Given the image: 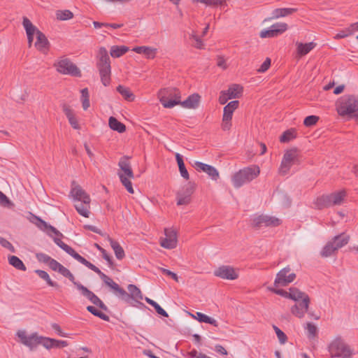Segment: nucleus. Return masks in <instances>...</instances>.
Returning a JSON list of instances; mask_svg holds the SVG:
<instances>
[{
    "mask_svg": "<svg viewBox=\"0 0 358 358\" xmlns=\"http://www.w3.org/2000/svg\"><path fill=\"white\" fill-rule=\"evenodd\" d=\"M108 124L110 128L113 131L119 133H123L126 131V126L114 117H110Z\"/></svg>",
    "mask_w": 358,
    "mask_h": 358,
    "instance_id": "33",
    "label": "nucleus"
},
{
    "mask_svg": "<svg viewBox=\"0 0 358 358\" xmlns=\"http://www.w3.org/2000/svg\"><path fill=\"white\" fill-rule=\"evenodd\" d=\"M288 24L285 22H277L272 24L269 29H264L259 33V36L264 38H275L285 32Z\"/></svg>",
    "mask_w": 358,
    "mask_h": 358,
    "instance_id": "14",
    "label": "nucleus"
},
{
    "mask_svg": "<svg viewBox=\"0 0 358 358\" xmlns=\"http://www.w3.org/2000/svg\"><path fill=\"white\" fill-rule=\"evenodd\" d=\"M94 246L101 252L102 257L108 262L110 267L113 266V261L111 257L107 253L106 250L101 248L98 243H95Z\"/></svg>",
    "mask_w": 358,
    "mask_h": 358,
    "instance_id": "51",
    "label": "nucleus"
},
{
    "mask_svg": "<svg viewBox=\"0 0 358 358\" xmlns=\"http://www.w3.org/2000/svg\"><path fill=\"white\" fill-rule=\"evenodd\" d=\"M229 96H230L231 99H236L238 98L240 96V94L243 92V87L237 84H234L229 88L228 90L225 91Z\"/></svg>",
    "mask_w": 358,
    "mask_h": 358,
    "instance_id": "38",
    "label": "nucleus"
},
{
    "mask_svg": "<svg viewBox=\"0 0 358 358\" xmlns=\"http://www.w3.org/2000/svg\"><path fill=\"white\" fill-rule=\"evenodd\" d=\"M17 336L20 339L22 343L29 347L31 350H33L38 345H39L42 338V336H38L36 333L32 334L29 336H27L24 331H17Z\"/></svg>",
    "mask_w": 358,
    "mask_h": 358,
    "instance_id": "16",
    "label": "nucleus"
},
{
    "mask_svg": "<svg viewBox=\"0 0 358 358\" xmlns=\"http://www.w3.org/2000/svg\"><path fill=\"white\" fill-rule=\"evenodd\" d=\"M64 277L67 278L71 282L73 283V285L78 288V285H82L79 282H76L75 280L74 275L71 273V272L63 265L61 266L60 268L57 271Z\"/></svg>",
    "mask_w": 358,
    "mask_h": 358,
    "instance_id": "44",
    "label": "nucleus"
},
{
    "mask_svg": "<svg viewBox=\"0 0 358 358\" xmlns=\"http://www.w3.org/2000/svg\"><path fill=\"white\" fill-rule=\"evenodd\" d=\"M350 240V236L345 233H341L334 237L332 242L336 245L337 250L347 245Z\"/></svg>",
    "mask_w": 358,
    "mask_h": 358,
    "instance_id": "31",
    "label": "nucleus"
},
{
    "mask_svg": "<svg viewBox=\"0 0 358 358\" xmlns=\"http://www.w3.org/2000/svg\"><path fill=\"white\" fill-rule=\"evenodd\" d=\"M78 289H79L82 294L88 299L93 304L98 306L103 310H108L107 306L91 290L83 285H78Z\"/></svg>",
    "mask_w": 358,
    "mask_h": 358,
    "instance_id": "17",
    "label": "nucleus"
},
{
    "mask_svg": "<svg viewBox=\"0 0 358 358\" xmlns=\"http://www.w3.org/2000/svg\"><path fill=\"white\" fill-rule=\"evenodd\" d=\"M22 25L27 35H36V32L39 31L27 17H23Z\"/></svg>",
    "mask_w": 358,
    "mask_h": 358,
    "instance_id": "37",
    "label": "nucleus"
},
{
    "mask_svg": "<svg viewBox=\"0 0 358 358\" xmlns=\"http://www.w3.org/2000/svg\"><path fill=\"white\" fill-rule=\"evenodd\" d=\"M288 299H290L294 301H299L300 299H303V305L306 308L310 304V297L308 295L300 291L298 288L292 287L289 289Z\"/></svg>",
    "mask_w": 358,
    "mask_h": 358,
    "instance_id": "21",
    "label": "nucleus"
},
{
    "mask_svg": "<svg viewBox=\"0 0 358 358\" xmlns=\"http://www.w3.org/2000/svg\"><path fill=\"white\" fill-rule=\"evenodd\" d=\"M297 45V53L300 56H304L310 52L316 45L314 42H310L307 43H296Z\"/></svg>",
    "mask_w": 358,
    "mask_h": 358,
    "instance_id": "30",
    "label": "nucleus"
},
{
    "mask_svg": "<svg viewBox=\"0 0 358 358\" xmlns=\"http://www.w3.org/2000/svg\"><path fill=\"white\" fill-rule=\"evenodd\" d=\"M54 242L63 250H64L67 254L71 255L73 258L76 259L78 262L85 265L86 267L93 271L96 273H97L101 279L103 278V276L106 275L104 273H103L98 267L95 265L87 261L85 258L80 255L78 252H76L73 248L67 244L64 243L60 238L57 237H52Z\"/></svg>",
    "mask_w": 358,
    "mask_h": 358,
    "instance_id": "5",
    "label": "nucleus"
},
{
    "mask_svg": "<svg viewBox=\"0 0 358 358\" xmlns=\"http://www.w3.org/2000/svg\"><path fill=\"white\" fill-rule=\"evenodd\" d=\"M133 51L138 54H144L147 59H154L157 49L148 46H137L133 49Z\"/></svg>",
    "mask_w": 358,
    "mask_h": 358,
    "instance_id": "28",
    "label": "nucleus"
},
{
    "mask_svg": "<svg viewBox=\"0 0 358 358\" xmlns=\"http://www.w3.org/2000/svg\"><path fill=\"white\" fill-rule=\"evenodd\" d=\"M196 189V185L193 182H189L182 189L178 192L182 195L188 197H191L192 194L194 192Z\"/></svg>",
    "mask_w": 358,
    "mask_h": 358,
    "instance_id": "45",
    "label": "nucleus"
},
{
    "mask_svg": "<svg viewBox=\"0 0 358 358\" xmlns=\"http://www.w3.org/2000/svg\"><path fill=\"white\" fill-rule=\"evenodd\" d=\"M338 250L336 245H334L332 241L328 242L320 252L322 257H329L332 255L335 251Z\"/></svg>",
    "mask_w": 358,
    "mask_h": 358,
    "instance_id": "39",
    "label": "nucleus"
},
{
    "mask_svg": "<svg viewBox=\"0 0 358 358\" xmlns=\"http://www.w3.org/2000/svg\"><path fill=\"white\" fill-rule=\"evenodd\" d=\"M209 165L208 164H204L203 162H194V167L197 170V171H202L203 172L206 173V170H208V168Z\"/></svg>",
    "mask_w": 358,
    "mask_h": 358,
    "instance_id": "63",
    "label": "nucleus"
},
{
    "mask_svg": "<svg viewBox=\"0 0 358 358\" xmlns=\"http://www.w3.org/2000/svg\"><path fill=\"white\" fill-rule=\"evenodd\" d=\"M0 205L3 207L10 208L14 206L12 201L6 196L5 194L0 191Z\"/></svg>",
    "mask_w": 358,
    "mask_h": 358,
    "instance_id": "54",
    "label": "nucleus"
},
{
    "mask_svg": "<svg viewBox=\"0 0 358 358\" xmlns=\"http://www.w3.org/2000/svg\"><path fill=\"white\" fill-rule=\"evenodd\" d=\"M81 101L83 110H87L90 106V94L87 88H84L81 90Z\"/></svg>",
    "mask_w": 358,
    "mask_h": 358,
    "instance_id": "48",
    "label": "nucleus"
},
{
    "mask_svg": "<svg viewBox=\"0 0 358 358\" xmlns=\"http://www.w3.org/2000/svg\"><path fill=\"white\" fill-rule=\"evenodd\" d=\"M96 57V66L100 74L101 81L104 86H108L110 83L111 67L107 50L104 47H101Z\"/></svg>",
    "mask_w": 358,
    "mask_h": 358,
    "instance_id": "1",
    "label": "nucleus"
},
{
    "mask_svg": "<svg viewBox=\"0 0 358 358\" xmlns=\"http://www.w3.org/2000/svg\"><path fill=\"white\" fill-rule=\"evenodd\" d=\"M127 289L129 293H128V297L124 299V301L129 302L131 299L133 300L143 299L141 289L135 285H129Z\"/></svg>",
    "mask_w": 358,
    "mask_h": 358,
    "instance_id": "27",
    "label": "nucleus"
},
{
    "mask_svg": "<svg viewBox=\"0 0 358 358\" xmlns=\"http://www.w3.org/2000/svg\"><path fill=\"white\" fill-rule=\"evenodd\" d=\"M329 351L332 357L350 358L352 355V350L341 338H336L331 343Z\"/></svg>",
    "mask_w": 358,
    "mask_h": 358,
    "instance_id": "9",
    "label": "nucleus"
},
{
    "mask_svg": "<svg viewBox=\"0 0 358 358\" xmlns=\"http://www.w3.org/2000/svg\"><path fill=\"white\" fill-rule=\"evenodd\" d=\"M108 241L110 242V246L114 250L115 257L117 259H122L125 257L124 251L122 247L120 245L118 242L113 240L110 237H108Z\"/></svg>",
    "mask_w": 358,
    "mask_h": 358,
    "instance_id": "29",
    "label": "nucleus"
},
{
    "mask_svg": "<svg viewBox=\"0 0 358 358\" xmlns=\"http://www.w3.org/2000/svg\"><path fill=\"white\" fill-rule=\"evenodd\" d=\"M35 272L41 279L44 280L49 286L56 288L59 287V285L57 282L51 280L49 274L46 271L38 269L36 270Z\"/></svg>",
    "mask_w": 358,
    "mask_h": 358,
    "instance_id": "40",
    "label": "nucleus"
},
{
    "mask_svg": "<svg viewBox=\"0 0 358 358\" xmlns=\"http://www.w3.org/2000/svg\"><path fill=\"white\" fill-rule=\"evenodd\" d=\"M201 96L199 94L194 93L191 94L183 101H181L180 106L185 108L195 109L199 106Z\"/></svg>",
    "mask_w": 358,
    "mask_h": 358,
    "instance_id": "26",
    "label": "nucleus"
},
{
    "mask_svg": "<svg viewBox=\"0 0 358 358\" xmlns=\"http://www.w3.org/2000/svg\"><path fill=\"white\" fill-rule=\"evenodd\" d=\"M166 237L160 239V245L166 249H173L177 246V236L174 231L165 229Z\"/></svg>",
    "mask_w": 358,
    "mask_h": 358,
    "instance_id": "20",
    "label": "nucleus"
},
{
    "mask_svg": "<svg viewBox=\"0 0 358 358\" xmlns=\"http://www.w3.org/2000/svg\"><path fill=\"white\" fill-rule=\"evenodd\" d=\"M54 242L63 250H64L67 254L71 255L73 258L76 259L78 262L85 265L86 267L93 271L96 273H97L101 279L103 278V276L106 275L104 273H103L98 267L95 265L87 261L85 258L80 255L78 252H76L73 248L67 244L64 243L60 238L57 237H52Z\"/></svg>",
    "mask_w": 358,
    "mask_h": 358,
    "instance_id": "4",
    "label": "nucleus"
},
{
    "mask_svg": "<svg viewBox=\"0 0 358 358\" xmlns=\"http://www.w3.org/2000/svg\"><path fill=\"white\" fill-rule=\"evenodd\" d=\"M0 244L2 247L9 250L11 252H15L14 246L8 240L3 237H0Z\"/></svg>",
    "mask_w": 358,
    "mask_h": 358,
    "instance_id": "61",
    "label": "nucleus"
},
{
    "mask_svg": "<svg viewBox=\"0 0 358 358\" xmlns=\"http://www.w3.org/2000/svg\"><path fill=\"white\" fill-rule=\"evenodd\" d=\"M319 119L320 118L318 116L309 115V116H307L304 119L303 124L306 127H312V126L316 124V123L318 122Z\"/></svg>",
    "mask_w": 358,
    "mask_h": 358,
    "instance_id": "57",
    "label": "nucleus"
},
{
    "mask_svg": "<svg viewBox=\"0 0 358 358\" xmlns=\"http://www.w3.org/2000/svg\"><path fill=\"white\" fill-rule=\"evenodd\" d=\"M271 59L267 57L262 63V64L260 66L259 69H257V71L259 73H264L271 66Z\"/></svg>",
    "mask_w": 358,
    "mask_h": 358,
    "instance_id": "62",
    "label": "nucleus"
},
{
    "mask_svg": "<svg viewBox=\"0 0 358 358\" xmlns=\"http://www.w3.org/2000/svg\"><path fill=\"white\" fill-rule=\"evenodd\" d=\"M128 51H129V48L127 46H125V45H121V46L113 45L110 48V54L111 57H115V58H117V57H120L122 56L123 55H124Z\"/></svg>",
    "mask_w": 358,
    "mask_h": 358,
    "instance_id": "36",
    "label": "nucleus"
},
{
    "mask_svg": "<svg viewBox=\"0 0 358 358\" xmlns=\"http://www.w3.org/2000/svg\"><path fill=\"white\" fill-rule=\"evenodd\" d=\"M296 137V131L294 129H287L280 137L281 143H288Z\"/></svg>",
    "mask_w": 358,
    "mask_h": 358,
    "instance_id": "42",
    "label": "nucleus"
},
{
    "mask_svg": "<svg viewBox=\"0 0 358 358\" xmlns=\"http://www.w3.org/2000/svg\"><path fill=\"white\" fill-rule=\"evenodd\" d=\"M57 71L64 75H70L75 77H81V71L69 59L64 58L54 64Z\"/></svg>",
    "mask_w": 358,
    "mask_h": 358,
    "instance_id": "11",
    "label": "nucleus"
},
{
    "mask_svg": "<svg viewBox=\"0 0 358 358\" xmlns=\"http://www.w3.org/2000/svg\"><path fill=\"white\" fill-rule=\"evenodd\" d=\"M62 110L64 114L66 115V117L68 118V120L71 127L75 129H79L80 128V125L75 116L73 110L71 108V107L66 103H64L62 105Z\"/></svg>",
    "mask_w": 358,
    "mask_h": 358,
    "instance_id": "25",
    "label": "nucleus"
},
{
    "mask_svg": "<svg viewBox=\"0 0 358 358\" xmlns=\"http://www.w3.org/2000/svg\"><path fill=\"white\" fill-rule=\"evenodd\" d=\"M116 90L126 101H133L135 99V95L129 87L120 85Z\"/></svg>",
    "mask_w": 358,
    "mask_h": 358,
    "instance_id": "34",
    "label": "nucleus"
},
{
    "mask_svg": "<svg viewBox=\"0 0 358 358\" xmlns=\"http://www.w3.org/2000/svg\"><path fill=\"white\" fill-rule=\"evenodd\" d=\"M282 220L273 216L260 215L252 220V226L256 229L265 227H275L280 225Z\"/></svg>",
    "mask_w": 358,
    "mask_h": 358,
    "instance_id": "12",
    "label": "nucleus"
},
{
    "mask_svg": "<svg viewBox=\"0 0 358 358\" xmlns=\"http://www.w3.org/2000/svg\"><path fill=\"white\" fill-rule=\"evenodd\" d=\"M130 158L131 157L124 155L120 158L118 162V166L120 167V170L123 171L122 174H124L125 177L129 178H134V174L129 162Z\"/></svg>",
    "mask_w": 358,
    "mask_h": 358,
    "instance_id": "24",
    "label": "nucleus"
},
{
    "mask_svg": "<svg viewBox=\"0 0 358 358\" xmlns=\"http://www.w3.org/2000/svg\"><path fill=\"white\" fill-rule=\"evenodd\" d=\"M35 47L41 52L46 53L50 48V43L45 35L41 31L36 32V41Z\"/></svg>",
    "mask_w": 358,
    "mask_h": 358,
    "instance_id": "23",
    "label": "nucleus"
},
{
    "mask_svg": "<svg viewBox=\"0 0 358 358\" xmlns=\"http://www.w3.org/2000/svg\"><path fill=\"white\" fill-rule=\"evenodd\" d=\"M273 329L275 331V334L278 336L280 343L284 344L287 340L286 334L276 326H273Z\"/></svg>",
    "mask_w": 358,
    "mask_h": 358,
    "instance_id": "58",
    "label": "nucleus"
},
{
    "mask_svg": "<svg viewBox=\"0 0 358 358\" xmlns=\"http://www.w3.org/2000/svg\"><path fill=\"white\" fill-rule=\"evenodd\" d=\"M118 176L120 178V180L122 184L125 187L129 193L133 194L134 192V189L132 187V183L130 180L131 178L125 177V176L124 174H122V173H118Z\"/></svg>",
    "mask_w": 358,
    "mask_h": 358,
    "instance_id": "50",
    "label": "nucleus"
},
{
    "mask_svg": "<svg viewBox=\"0 0 358 358\" xmlns=\"http://www.w3.org/2000/svg\"><path fill=\"white\" fill-rule=\"evenodd\" d=\"M206 173L213 180L216 181L220 178V174H219L218 171L214 166H213L211 165H209L208 170H206Z\"/></svg>",
    "mask_w": 358,
    "mask_h": 358,
    "instance_id": "55",
    "label": "nucleus"
},
{
    "mask_svg": "<svg viewBox=\"0 0 358 358\" xmlns=\"http://www.w3.org/2000/svg\"><path fill=\"white\" fill-rule=\"evenodd\" d=\"M345 196L346 192L345 190H341L329 194H323L315 200L314 205L319 210L341 205Z\"/></svg>",
    "mask_w": 358,
    "mask_h": 358,
    "instance_id": "6",
    "label": "nucleus"
},
{
    "mask_svg": "<svg viewBox=\"0 0 358 358\" xmlns=\"http://www.w3.org/2000/svg\"><path fill=\"white\" fill-rule=\"evenodd\" d=\"M306 329L308 332V337L310 338H314L317 334V327L311 322L306 324Z\"/></svg>",
    "mask_w": 358,
    "mask_h": 358,
    "instance_id": "52",
    "label": "nucleus"
},
{
    "mask_svg": "<svg viewBox=\"0 0 358 358\" xmlns=\"http://www.w3.org/2000/svg\"><path fill=\"white\" fill-rule=\"evenodd\" d=\"M214 275L227 280H236L238 277L234 268L229 266H220L214 271Z\"/></svg>",
    "mask_w": 358,
    "mask_h": 358,
    "instance_id": "19",
    "label": "nucleus"
},
{
    "mask_svg": "<svg viewBox=\"0 0 358 358\" xmlns=\"http://www.w3.org/2000/svg\"><path fill=\"white\" fill-rule=\"evenodd\" d=\"M291 268L289 266L281 269L276 275V278L274 280V285L275 287L282 286L285 287L289 283L292 282L296 278V274L294 273L287 275Z\"/></svg>",
    "mask_w": 358,
    "mask_h": 358,
    "instance_id": "15",
    "label": "nucleus"
},
{
    "mask_svg": "<svg viewBox=\"0 0 358 358\" xmlns=\"http://www.w3.org/2000/svg\"><path fill=\"white\" fill-rule=\"evenodd\" d=\"M357 110L358 96L345 95L340 99L337 106V111L340 115H352Z\"/></svg>",
    "mask_w": 358,
    "mask_h": 358,
    "instance_id": "8",
    "label": "nucleus"
},
{
    "mask_svg": "<svg viewBox=\"0 0 358 358\" xmlns=\"http://www.w3.org/2000/svg\"><path fill=\"white\" fill-rule=\"evenodd\" d=\"M87 310L94 315L96 317H99L100 319L108 322L110 320L109 316L101 312V310L96 309L94 306H88L87 307Z\"/></svg>",
    "mask_w": 358,
    "mask_h": 358,
    "instance_id": "47",
    "label": "nucleus"
},
{
    "mask_svg": "<svg viewBox=\"0 0 358 358\" xmlns=\"http://www.w3.org/2000/svg\"><path fill=\"white\" fill-rule=\"evenodd\" d=\"M101 280L107 286L110 287L116 296L121 298L122 300L128 297V293L123 288L120 287L117 283L114 282L113 279H111L107 275L103 276Z\"/></svg>",
    "mask_w": 358,
    "mask_h": 358,
    "instance_id": "18",
    "label": "nucleus"
},
{
    "mask_svg": "<svg viewBox=\"0 0 358 358\" xmlns=\"http://www.w3.org/2000/svg\"><path fill=\"white\" fill-rule=\"evenodd\" d=\"M56 17L61 21L68 20L73 17V13L69 10H58L56 12Z\"/></svg>",
    "mask_w": 358,
    "mask_h": 358,
    "instance_id": "46",
    "label": "nucleus"
},
{
    "mask_svg": "<svg viewBox=\"0 0 358 358\" xmlns=\"http://www.w3.org/2000/svg\"><path fill=\"white\" fill-rule=\"evenodd\" d=\"M160 103L164 108H171L176 105H180V92L175 87L161 90L159 92Z\"/></svg>",
    "mask_w": 358,
    "mask_h": 358,
    "instance_id": "7",
    "label": "nucleus"
},
{
    "mask_svg": "<svg viewBox=\"0 0 358 358\" xmlns=\"http://www.w3.org/2000/svg\"><path fill=\"white\" fill-rule=\"evenodd\" d=\"M176 198L178 206L188 205L192 201V197L186 196L178 192L176 194Z\"/></svg>",
    "mask_w": 358,
    "mask_h": 358,
    "instance_id": "53",
    "label": "nucleus"
},
{
    "mask_svg": "<svg viewBox=\"0 0 358 358\" xmlns=\"http://www.w3.org/2000/svg\"><path fill=\"white\" fill-rule=\"evenodd\" d=\"M71 194L75 200L79 202L75 204L77 212L85 217H89L91 202L90 195L80 185L73 187Z\"/></svg>",
    "mask_w": 358,
    "mask_h": 358,
    "instance_id": "2",
    "label": "nucleus"
},
{
    "mask_svg": "<svg viewBox=\"0 0 358 358\" xmlns=\"http://www.w3.org/2000/svg\"><path fill=\"white\" fill-rule=\"evenodd\" d=\"M291 312L294 315L299 318L303 317L306 313L305 310H303L298 304H295L291 308Z\"/></svg>",
    "mask_w": 358,
    "mask_h": 358,
    "instance_id": "56",
    "label": "nucleus"
},
{
    "mask_svg": "<svg viewBox=\"0 0 358 358\" xmlns=\"http://www.w3.org/2000/svg\"><path fill=\"white\" fill-rule=\"evenodd\" d=\"M51 341H53V338L42 336L40 344H41L46 349L50 350L53 348V342Z\"/></svg>",
    "mask_w": 358,
    "mask_h": 358,
    "instance_id": "60",
    "label": "nucleus"
},
{
    "mask_svg": "<svg viewBox=\"0 0 358 358\" xmlns=\"http://www.w3.org/2000/svg\"><path fill=\"white\" fill-rule=\"evenodd\" d=\"M260 173L258 166L252 165L245 167L236 172L232 177V182L236 188H240L244 184L248 183L257 178Z\"/></svg>",
    "mask_w": 358,
    "mask_h": 358,
    "instance_id": "3",
    "label": "nucleus"
},
{
    "mask_svg": "<svg viewBox=\"0 0 358 358\" xmlns=\"http://www.w3.org/2000/svg\"><path fill=\"white\" fill-rule=\"evenodd\" d=\"M176 159L178 166L179 171L181 176L186 180L189 179V173L185 167L182 156L179 153L176 154Z\"/></svg>",
    "mask_w": 358,
    "mask_h": 358,
    "instance_id": "32",
    "label": "nucleus"
},
{
    "mask_svg": "<svg viewBox=\"0 0 358 358\" xmlns=\"http://www.w3.org/2000/svg\"><path fill=\"white\" fill-rule=\"evenodd\" d=\"M29 214L31 215L33 218V220H31V222L34 223L41 230H48L49 227L51 226L50 224H48L41 217L32 214L31 213H29Z\"/></svg>",
    "mask_w": 358,
    "mask_h": 358,
    "instance_id": "43",
    "label": "nucleus"
},
{
    "mask_svg": "<svg viewBox=\"0 0 358 358\" xmlns=\"http://www.w3.org/2000/svg\"><path fill=\"white\" fill-rule=\"evenodd\" d=\"M8 262L10 265L15 267L16 269L25 271L27 268L22 261L17 256H10L8 257Z\"/></svg>",
    "mask_w": 358,
    "mask_h": 358,
    "instance_id": "41",
    "label": "nucleus"
},
{
    "mask_svg": "<svg viewBox=\"0 0 358 358\" xmlns=\"http://www.w3.org/2000/svg\"><path fill=\"white\" fill-rule=\"evenodd\" d=\"M299 150L296 148L285 151L280 168L279 173L281 175H286L289 173L292 166L299 162Z\"/></svg>",
    "mask_w": 358,
    "mask_h": 358,
    "instance_id": "10",
    "label": "nucleus"
},
{
    "mask_svg": "<svg viewBox=\"0 0 358 358\" xmlns=\"http://www.w3.org/2000/svg\"><path fill=\"white\" fill-rule=\"evenodd\" d=\"M238 101H231L224 107L222 128L224 131H228L231 127V120L234 111L238 107Z\"/></svg>",
    "mask_w": 358,
    "mask_h": 358,
    "instance_id": "13",
    "label": "nucleus"
},
{
    "mask_svg": "<svg viewBox=\"0 0 358 358\" xmlns=\"http://www.w3.org/2000/svg\"><path fill=\"white\" fill-rule=\"evenodd\" d=\"M145 300L148 304L151 305L155 309L156 312L159 315L166 317H169L168 313L157 302L148 297H145Z\"/></svg>",
    "mask_w": 358,
    "mask_h": 358,
    "instance_id": "49",
    "label": "nucleus"
},
{
    "mask_svg": "<svg viewBox=\"0 0 358 358\" xmlns=\"http://www.w3.org/2000/svg\"><path fill=\"white\" fill-rule=\"evenodd\" d=\"M36 257L38 262H43V263L47 264H48L49 262H50V260L52 259L48 255L43 253V252L36 253Z\"/></svg>",
    "mask_w": 358,
    "mask_h": 358,
    "instance_id": "59",
    "label": "nucleus"
},
{
    "mask_svg": "<svg viewBox=\"0 0 358 358\" xmlns=\"http://www.w3.org/2000/svg\"><path fill=\"white\" fill-rule=\"evenodd\" d=\"M48 265L52 271H58L62 264L57 260L52 259Z\"/></svg>",
    "mask_w": 358,
    "mask_h": 358,
    "instance_id": "64",
    "label": "nucleus"
},
{
    "mask_svg": "<svg viewBox=\"0 0 358 358\" xmlns=\"http://www.w3.org/2000/svg\"><path fill=\"white\" fill-rule=\"evenodd\" d=\"M297 11V8H275L271 13V16L265 18L264 22L270 21L280 17H286L290 15Z\"/></svg>",
    "mask_w": 358,
    "mask_h": 358,
    "instance_id": "22",
    "label": "nucleus"
},
{
    "mask_svg": "<svg viewBox=\"0 0 358 358\" xmlns=\"http://www.w3.org/2000/svg\"><path fill=\"white\" fill-rule=\"evenodd\" d=\"M196 316H194L193 315H192L196 320H197L199 322L210 324L213 325L214 327L218 326V323L215 319H213L202 313H200V312L196 313Z\"/></svg>",
    "mask_w": 358,
    "mask_h": 358,
    "instance_id": "35",
    "label": "nucleus"
}]
</instances>
